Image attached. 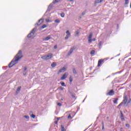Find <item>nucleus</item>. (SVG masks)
<instances>
[{"instance_id": "f257e3e1", "label": "nucleus", "mask_w": 131, "mask_h": 131, "mask_svg": "<svg viewBox=\"0 0 131 131\" xmlns=\"http://www.w3.org/2000/svg\"><path fill=\"white\" fill-rule=\"evenodd\" d=\"M23 58V55H22V51L19 50L18 53L15 55L14 58L12 59V60L10 62L8 65L9 68H11L13 67L14 65L17 64V62Z\"/></svg>"}, {"instance_id": "f03ea898", "label": "nucleus", "mask_w": 131, "mask_h": 131, "mask_svg": "<svg viewBox=\"0 0 131 131\" xmlns=\"http://www.w3.org/2000/svg\"><path fill=\"white\" fill-rule=\"evenodd\" d=\"M52 58H53L52 53H50L47 55H44L41 57V59H42V60H50V59H52Z\"/></svg>"}, {"instance_id": "7ed1b4c3", "label": "nucleus", "mask_w": 131, "mask_h": 131, "mask_svg": "<svg viewBox=\"0 0 131 131\" xmlns=\"http://www.w3.org/2000/svg\"><path fill=\"white\" fill-rule=\"evenodd\" d=\"M36 32V28H34L32 30L30 33L28 35V37H29V38H31V37H33L34 34H35Z\"/></svg>"}, {"instance_id": "20e7f679", "label": "nucleus", "mask_w": 131, "mask_h": 131, "mask_svg": "<svg viewBox=\"0 0 131 131\" xmlns=\"http://www.w3.org/2000/svg\"><path fill=\"white\" fill-rule=\"evenodd\" d=\"M76 49V46H73V47H71L68 54V57H69V56H70L72 54V53H73V51H74V50H75Z\"/></svg>"}, {"instance_id": "39448f33", "label": "nucleus", "mask_w": 131, "mask_h": 131, "mask_svg": "<svg viewBox=\"0 0 131 131\" xmlns=\"http://www.w3.org/2000/svg\"><path fill=\"white\" fill-rule=\"evenodd\" d=\"M66 33H67V35H66V36L64 38V39L67 40L68 39V38H69V37H70L71 34H70V32L69 31V30H68L66 31Z\"/></svg>"}, {"instance_id": "423d86ee", "label": "nucleus", "mask_w": 131, "mask_h": 131, "mask_svg": "<svg viewBox=\"0 0 131 131\" xmlns=\"http://www.w3.org/2000/svg\"><path fill=\"white\" fill-rule=\"evenodd\" d=\"M42 23H43V19L41 18L38 20V23L36 24V25H37V26H39L41 25Z\"/></svg>"}, {"instance_id": "0eeeda50", "label": "nucleus", "mask_w": 131, "mask_h": 131, "mask_svg": "<svg viewBox=\"0 0 131 131\" xmlns=\"http://www.w3.org/2000/svg\"><path fill=\"white\" fill-rule=\"evenodd\" d=\"M114 94H115V92H114V91H113V90H111L107 93H106V95L107 96H113V95H114Z\"/></svg>"}, {"instance_id": "6e6552de", "label": "nucleus", "mask_w": 131, "mask_h": 131, "mask_svg": "<svg viewBox=\"0 0 131 131\" xmlns=\"http://www.w3.org/2000/svg\"><path fill=\"white\" fill-rule=\"evenodd\" d=\"M67 76H68V74L64 73L63 76L60 78L61 80H64V79H66V78H67Z\"/></svg>"}, {"instance_id": "1a4fd4ad", "label": "nucleus", "mask_w": 131, "mask_h": 131, "mask_svg": "<svg viewBox=\"0 0 131 131\" xmlns=\"http://www.w3.org/2000/svg\"><path fill=\"white\" fill-rule=\"evenodd\" d=\"M104 63V59H100L98 60V67H100V66H101V65H102V63Z\"/></svg>"}, {"instance_id": "9d476101", "label": "nucleus", "mask_w": 131, "mask_h": 131, "mask_svg": "<svg viewBox=\"0 0 131 131\" xmlns=\"http://www.w3.org/2000/svg\"><path fill=\"white\" fill-rule=\"evenodd\" d=\"M123 102H124V105H126V103L127 102V95H125L124 96V100H123Z\"/></svg>"}, {"instance_id": "9b49d317", "label": "nucleus", "mask_w": 131, "mask_h": 131, "mask_svg": "<svg viewBox=\"0 0 131 131\" xmlns=\"http://www.w3.org/2000/svg\"><path fill=\"white\" fill-rule=\"evenodd\" d=\"M120 115H121L120 118H121V120L122 121H125V119H124V118H123L124 116H123V114L122 113V112L120 111Z\"/></svg>"}, {"instance_id": "f8f14e48", "label": "nucleus", "mask_w": 131, "mask_h": 131, "mask_svg": "<svg viewBox=\"0 0 131 131\" xmlns=\"http://www.w3.org/2000/svg\"><path fill=\"white\" fill-rule=\"evenodd\" d=\"M27 73V68L26 67H25L24 68L23 75L25 76L26 75Z\"/></svg>"}, {"instance_id": "ddd939ff", "label": "nucleus", "mask_w": 131, "mask_h": 131, "mask_svg": "<svg viewBox=\"0 0 131 131\" xmlns=\"http://www.w3.org/2000/svg\"><path fill=\"white\" fill-rule=\"evenodd\" d=\"M64 71H66V68H65V67H63L62 69L59 70V73H61L62 72H64Z\"/></svg>"}, {"instance_id": "4468645a", "label": "nucleus", "mask_w": 131, "mask_h": 131, "mask_svg": "<svg viewBox=\"0 0 131 131\" xmlns=\"http://www.w3.org/2000/svg\"><path fill=\"white\" fill-rule=\"evenodd\" d=\"M49 39H51L50 35H49L48 36L46 37V38H44L43 40L48 41V40H49Z\"/></svg>"}, {"instance_id": "2eb2a0df", "label": "nucleus", "mask_w": 131, "mask_h": 131, "mask_svg": "<svg viewBox=\"0 0 131 131\" xmlns=\"http://www.w3.org/2000/svg\"><path fill=\"white\" fill-rule=\"evenodd\" d=\"M56 66H57V63L55 62H54L51 64V67H52V68H55Z\"/></svg>"}, {"instance_id": "dca6fc26", "label": "nucleus", "mask_w": 131, "mask_h": 131, "mask_svg": "<svg viewBox=\"0 0 131 131\" xmlns=\"http://www.w3.org/2000/svg\"><path fill=\"white\" fill-rule=\"evenodd\" d=\"M103 2V0H96L95 1V4H100Z\"/></svg>"}, {"instance_id": "f3484780", "label": "nucleus", "mask_w": 131, "mask_h": 131, "mask_svg": "<svg viewBox=\"0 0 131 131\" xmlns=\"http://www.w3.org/2000/svg\"><path fill=\"white\" fill-rule=\"evenodd\" d=\"M79 32H80V31L79 30H78L75 32V36H79Z\"/></svg>"}, {"instance_id": "a211bd4d", "label": "nucleus", "mask_w": 131, "mask_h": 131, "mask_svg": "<svg viewBox=\"0 0 131 131\" xmlns=\"http://www.w3.org/2000/svg\"><path fill=\"white\" fill-rule=\"evenodd\" d=\"M20 91H21V86H19L17 88V91L16 92L17 95V94L19 93Z\"/></svg>"}, {"instance_id": "6ab92c4d", "label": "nucleus", "mask_w": 131, "mask_h": 131, "mask_svg": "<svg viewBox=\"0 0 131 131\" xmlns=\"http://www.w3.org/2000/svg\"><path fill=\"white\" fill-rule=\"evenodd\" d=\"M52 8H53V4H50L49 6H48V10L50 11V10H52Z\"/></svg>"}, {"instance_id": "aec40b11", "label": "nucleus", "mask_w": 131, "mask_h": 131, "mask_svg": "<svg viewBox=\"0 0 131 131\" xmlns=\"http://www.w3.org/2000/svg\"><path fill=\"white\" fill-rule=\"evenodd\" d=\"M46 27H47V25H43L42 26H41L40 28V30H42V29H43V28H46Z\"/></svg>"}, {"instance_id": "412c9836", "label": "nucleus", "mask_w": 131, "mask_h": 131, "mask_svg": "<svg viewBox=\"0 0 131 131\" xmlns=\"http://www.w3.org/2000/svg\"><path fill=\"white\" fill-rule=\"evenodd\" d=\"M118 101V98H115V100L113 101L114 104H117Z\"/></svg>"}, {"instance_id": "4be33fe9", "label": "nucleus", "mask_w": 131, "mask_h": 131, "mask_svg": "<svg viewBox=\"0 0 131 131\" xmlns=\"http://www.w3.org/2000/svg\"><path fill=\"white\" fill-rule=\"evenodd\" d=\"M73 73H74V74H77V72H76L75 68L73 69Z\"/></svg>"}, {"instance_id": "5701e85b", "label": "nucleus", "mask_w": 131, "mask_h": 131, "mask_svg": "<svg viewBox=\"0 0 131 131\" xmlns=\"http://www.w3.org/2000/svg\"><path fill=\"white\" fill-rule=\"evenodd\" d=\"M61 131H66V129H65L63 125H61Z\"/></svg>"}, {"instance_id": "b1692460", "label": "nucleus", "mask_w": 131, "mask_h": 131, "mask_svg": "<svg viewBox=\"0 0 131 131\" xmlns=\"http://www.w3.org/2000/svg\"><path fill=\"white\" fill-rule=\"evenodd\" d=\"M56 3H59V1H58V0L53 1L52 3H51V4H52L53 5H55V4H56Z\"/></svg>"}, {"instance_id": "393cba45", "label": "nucleus", "mask_w": 131, "mask_h": 131, "mask_svg": "<svg viewBox=\"0 0 131 131\" xmlns=\"http://www.w3.org/2000/svg\"><path fill=\"white\" fill-rule=\"evenodd\" d=\"M92 37H93V33H90V34L89 35L88 38L89 39H92Z\"/></svg>"}, {"instance_id": "a878e982", "label": "nucleus", "mask_w": 131, "mask_h": 131, "mask_svg": "<svg viewBox=\"0 0 131 131\" xmlns=\"http://www.w3.org/2000/svg\"><path fill=\"white\" fill-rule=\"evenodd\" d=\"M130 102H131V99L130 98V99L128 100V101H127V102H126V106H127V105H128V104H129V103H130Z\"/></svg>"}, {"instance_id": "bb28decb", "label": "nucleus", "mask_w": 131, "mask_h": 131, "mask_svg": "<svg viewBox=\"0 0 131 131\" xmlns=\"http://www.w3.org/2000/svg\"><path fill=\"white\" fill-rule=\"evenodd\" d=\"M60 16L62 17V18H64V17H65V14L62 12L60 14Z\"/></svg>"}, {"instance_id": "cd10ccee", "label": "nucleus", "mask_w": 131, "mask_h": 131, "mask_svg": "<svg viewBox=\"0 0 131 131\" xmlns=\"http://www.w3.org/2000/svg\"><path fill=\"white\" fill-rule=\"evenodd\" d=\"M91 55H95V50H92L90 52Z\"/></svg>"}, {"instance_id": "c85d7f7f", "label": "nucleus", "mask_w": 131, "mask_h": 131, "mask_svg": "<svg viewBox=\"0 0 131 131\" xmlns=\"http://www.w3.org/2000/svg\"><path fill=\"white\" fill-rule=\"evenodd\" d=\"M122 105H124V102L123 101L119 104L118 107H120V106H122Z\"/></svg>"}, {"instance_id": "c756f323", "label": "nucleus", "mask_w": 131, "mask_h": 131, "mask_svg": "<svg viewBox=\"0 0 131 131\" xmlns=\"http://www.w3.org/2000/svg\"><path fill=\"white\" fill-rule=\"evenodd\" d=\"M69 80H70V82L71 83L72 82V81H73V79L72 78V77L71 76L70 77V78H69Z\"/></svg>"}, {"instance_id": "7c9ffc66", "label": "nucleus", "mask_w": 131, "mask_h": 131, "mask_svg": "<svg viewBox=\"0 0 131 131\" xmlns=\"http://www.w3.org/2000/svg\"><path fill=\"white\" fill-rule=\"evenodd\" d=\"M85 13H86V10H84L81 14L82 16H84V15L85 14Z\"/></svg>"}, {"instance_id": "2f4dec72", "label": "nucleus", "mask_w": 131, "mask_h": 131, "mask_svg": "<svg viewBox=\"0 0 131 131\" xmlns=\"http://www.w3.org/2000/svg\"><path fill=\"white\" fill-rule=\"evenodd\" d=\"M24 117V118H26V119H29V116L25 115Z\"/></svg>"}, {"instance_id": "473e14b6", "label": "nucleus", "mask_w": 131, "mask_h": 131, "mask_svg": "<svg viewBox=\"0 0 131 131\" xmlns=\"http://www.w3.org/2000/svg\"><path fill=\"white\" fill-rule=\"evenodd\" d=\"M68 119H72V117H71V115L69 114V115L68 117Z\"/></svg>"}, {"instance_id": "72a5a7b5", "label": "nucleus", "mask_w": 131, "mask_h": 131, "mask_svg": "<svg viewBox=\"0 0 131 131\" xmlns=\"http://www.w3.org/2000/svg\"><path fill=\"white\" fill-rule=\"evenodd\" d=\"M59 90H60V91H64V88H62V86L58 88Z\"/></svg>"}, {"instance_id": "f704fd0d", "label": "nucleus", "mask_w": 131, "mask_h": 131, "mask_svg": "<svg viewBox=\"0 0 131 131\" xmlns=\"http://www.w3.org/2000/svg\"><path fill=\"white\" fill-rule=\"evenodd\" d=\"M102 130H104V122H102Z\"/></svg>"}, {"instance_id": "c9c22d12", "label": "nucleus", "mask_w": 131, "mask_h": 131, "mask_svg": "<svg viewBox=\"0 0 131 131\" xmlns=\"http://www.w3.org/2000/svg\"><path fill=\"white\" fill-rule=\"evenodd\" d=\"M55 22L56 23H60V20H59V19H55Z\"/></svg>"}, {"instance_id": "e433bc0d", "label": "nucleus", "mask_w": 131, "mask_h": 131, "mask_svg": "<svg viewBox=\"0 0 131 131\" xmlns=\"http://www.w3.org/2000/svg\"><path fill=\"white\" fill-rule=\"evenodd\" d=\"M61 85H62V86H66V85H65V83L64 82H62L61 83Z\"/></svg>"}, {"instance_id": "4c0bfd02", "label": "nucleus", "mask_w": 131, "mask_h": 131, "mask_svg": "<svg viewBox=\"0 0 131 131\" xmlns=\"http://www.w3.org/2000/svg\"><path fill=\"white\" fill-rule=\"evenodd\" d=\"M128 1L129 0H125V5H128Z\"/></svg>"}, {"instance_id": "58836bf2", "label": "nucleus", "mask_w": 131, "mask_h": 131, "mask_svg": "<svg viewBox=\"0 0 131 131\" xmlns=\"http://www.w3.org/2000/svg\"><path fill=\"white\" fill-rule=\"evenodd\" d=\"M93 41V39H89L88 40V42H89V43H91V42H92Z\"/></svg>"}, {"instance_id": "ea45409f", "label": "nucleus", "mask_w": 131, "mask_h": 131, "mask_svg": "<svg viewBox=\"0 0 131 131\" xmlns=\"http://www.w3.org/2000/svg\"><path fill=\"white\" fill-rule=\"evenodd\" d=\"M31 117H32V118H35V115L34 114H32L31 115Z\"/></svg>"}, {"instance_id": "a19ab883", "label": "nucleus", "mask_w": 131, "mask_h": 131, "mask_svg": "<svg viewBox=\"0 0 131 131\" xmlns=\"http://www.w3.org/2000/svg\"><path fill=\"white\" fill-rule=\"evenodd\" d=\"M102 41H99V43H98V46L99 47H101V46H102Z\"/></svg>"}, {"instance_id": "79ce46f5", "label": "nucleus", "mask_w": 131, "mask_h": 131, "mask_svg": "<svg viewBox=\"0 0 131 131\" xmlns=\"http://www.w3.org/2000/svg\"><path fill=\"white\" fill-rule=\"evenodd\" d=\"M46 22H51V20H50V19H48V18H46Z\"/></svg>"}, {"instance_id": "37998d69", "label": "nucleus", "mask_w": 131, "mask_h": 131, "mask_svg": "<svg viewBox=\"0 0 131 131\" xmlns=\"http://www.w3.org/2000/svg\"><path fill=\"white\" fill-rule=\"evenodd\" d=\"M57 104L58 106H62V104H61V103H57Z\"/></svg>"}, {"instance_id": "c03bdc74", "label": "nucleus", "mask_w": 131, "mask_h": 131, "mask_svg": "<svg viewBox=\"0 0 131 131\" xmlns=\"http://www.w3.org/2000/svg\"><path fill=\"white\" fill-rule=\"evenodd\" d=\"M72 98H73L74 99H76V98H75V96L74 95H73V94H72Z\"/></svg>"}, {"instance_id": "a18cd8bd", "label": "nucleus", "mask_w": 131, "mask_h": 131, "mask_svg": "<svg viewBox=\"0 0 131 131\" xmlns=\"http://www.w3.org/2000/svg\"><path fill=\"white\" fill-rule=\"evenodd\" d=\"M125 126H126V127H129V124H126Z\"/></svg>"}, {"instance_id": "49530a36", "label": "nucleus", "mask_w": 131, "mask_h": 131, "mask_svg": "<svg viewBox=\"0 0 131 131\" xmlns=\"http://www.w3.org/2000/svg\"><path fill=\"white\" fill-rule=\"evenodd\" d=\"M54 123H55V124H58V121H57V120L55 121Z\"/></svg>"}, {"instance_id": "de8ad7c7", "label": "nucleus", "mask_w": 131, "mask_h": 131, "mask_svg": "<svg viewBox=\"0 0 131 131\" xmlns=\"http://www.w3.org/2000/svg\"><path fill=\"white\" fill-rule=\"evenodd\" d=\"M57 45H55L54 46V49H57Z\"/></svg>"}, {"instance_id": "09e8293b", "label": "nucleus", "mask_w": 131, "mask_h": 131, "mask_svg": "<svg viewBox=\"0 0 131 131\" xmlns=\"http://www.w3.org/2000/svg\"><path fill=\"white\" fill-rule=\"evenodd\" d=\"M59 120H60V118H57V121H59Z\"/></svg>"}, {"instance_id": "8fccbe9b", "label": "nucleus", "mask_w": 131, "mask_h": 131, "mask_svg": "<svg viewBox=\"0 0 131 131\" xmlns=\"http://www.w3.org/2000/svg\"><path fill=\"white\" fill-rule=\"evenodd\" d=\"M123 129V127H121V128H120V131H122V130Z\"/></svg>"}, {"instance_id": "3c124183", "label": "nucleus", "mask_w": 131, "mask_h": 131, "mask_svg": "<svg viewBox=\"0 0 131 131\" xmlns=\"http://www.w3.org/2000/svg\"><path fill=\"white\" fill-rule=\"evenodd\" d=\"M92 40H93V41H95V40H96V39H95V38H93V39H92Z\"/></svg>"}, {"instance_id": "603ef678", "label": "nucleus", "mask_w": 131, "mask_h": 131, "mask_svg": "<svg viewBox=\"0 0 131 131\" xmlns=\"http://www.w3.org/2000/svg\"><path fill=\"white\" fill-rule=\"evenodd\" d=\"M70 2H73V0H69Z\"/></svg>"}, {"instance_id": "864d4df0", "label": "nucleus", "mask_w": 131, "mask_h": 131, "mask_svg": "<svg viewBox=\"0 0 131 131\" xmlns=\"http://www.w3.org/2000/svg\"><path fill=\"white\" fill-rule=\"evenodd\" d=\"M61 101H63V98H61Z\"/></svg>"}]
</instances>
